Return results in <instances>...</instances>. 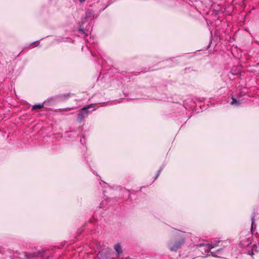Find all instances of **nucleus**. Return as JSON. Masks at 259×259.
Segmentation results:
<instances>
[{
  "label": "nucleus",
  "instance_id": "obj_5",
  "mask_svg": "<svg viewBox=\"0 0 259 259\" xmlns=\"http://www.w3.org/2000/svg\"><path fill=\"white\" fill-rule=\"evenodd\" d=\"M114 249L117 252L118 255L120 256L122 253V250L121 249V245L119 243H117L115 244L114 246Z\"/></svg>",
  "mask_w": 259,
  "mask_h": 259
},
{
  "label": "nucleus",
  "instance_id": "obj_12",
  "mask_svg": "<svg viewBox=\"0 0 259 259\" xmlns=\"http://www.w3.org/2000/svg\"><path fill=\"white\" fill-rule=\"evenodd\" d=\"M76 109V107H71V108H67L64 109V110L65 111H67V110H72V109Z\"/></svg>",
  "mask_w": 259,
  "mask_h": 259
},
{
  "label": "nucleus",
  "instance_id": "obj_9",
  "mask_svg": "<svg viewBox=\"0 0 259 259\" xmlns=\"http://www.w3.org/2000/svg\"><path fill=\"white\" fill-rule=\"evenodd\" d=\"M232 102L231 103V104L232 105H236V106H239L240 103L237 101L236 100L235 98H232Z\"/></svg>",
  "mask_w": 259,
  "mask_h": 259
},
{
  "label": "nucleus",
  "instance_id": "obj_10",
  "mask_svg": "<svg viewBox=\"0 0 259 259\" xmlns=\"http://www.w3.org/2000/svg\"><path fill=\"white\" fill-rule=\"evenodd\" d=\"M254 215H253L251 217V230L252 229V226H253V224H254Z\"/></svg>",
  "mask_w": 259,
  "mask_h": 259
},
{
  "label": "nucleus",
  "instance_id": "obj_8",
  "mask_svg": "<svg viewBox=\"0 0 259 259\" xmlns=\"http://www.w3.org/2000/svg\"><path fill=\"white\" fill-rule=\"evenodd\" d=\"M43 107H44L43 104H35L33 106L32 109L33 110L39 109H41Z\"/></svg>",
  "mask_w": 259,
  "mask_h": 259
},
{
  "label": "nucleus",
  "instance_id": "obj_11",
  "mask_svg": "<svg viewBox=\"0 0 259 259\" xmlns=\"http://www.w3.org/2000/svg\"><path fill=\"white\" fill-rule=\"evenodd\" d=\"M161 170H162V167H161V168L159 169V170L158 171V173H157V175H156V177H155V179H156L158 178V177L159 176V174H160V172H161Z\"/></svg>",
  "mask_w": 259,
  "mask_h": 259
},
{
  "label": "nucleus",
  "instance_id": "obj_16",
  "mask_svg": "<svg viewBox=\"0 0 259 259\" xmlns=\"http://www.w3.org/2000/svg\"><path fill=\"white\" fill-rule=\"evenodd\" d=\"M85 1V0H79V1H80V2H84Z\"/></svg>",
  "mask_w": 259,
  "mask_h": 259
},
{
  "label": "nucleus",
  "instance_id": "obj_14",
  "mask_svg": "<svg viewBox=\"0 0 259 259\" xmlns=\"http://www.w3.org/2000/svg\"><path fill=\"white\" fill-rule=\"evenodd\" d=\"M64 96L66 98H68V97L69 96V95H68V94H67V95H64Z\"/></svg>",
  "mask_w": 259,
  "mask_h": 259
},
{
  "label": "nucleus",
  "instance_id": "obj_2",
  "mask_svg": "<svg viewBox=\"0 0 259 259\" xmlns=\"http://www.w3.org/2000/svg\"><path fill=\"white\" fill-rule=\"evenodd\" d=\"M94 104H90L89 105H87V106H85L81 108L79 111V113L77 115V120L81 122H82L84 118H85V116L88 114L89 113L88 109L93 107Z\"/></svg>",
  "mask_w": 259,
  "mask_h": 259
},
{
  "label": "nucleus",
  "instance_id": "obj_13",
  "mask_svg": "<svg viewBox=\"0 0 259 259\" xmlns=\"http://www.w3.org/2000/svg\"><path fill=\"white\" fill-rule=\"evenodd\" d=\"M250 252H251V253H249V254H250V255H252L253 254V250H251L250 251Z\"/></svg>",
  "mask_w": 259,
  "mask_h": 259
},
{
  "label": "nucleus",
  "instance_id": "obj_4",
  "mask_svg": "<svg viewBox=\"0 0 259 259\" xmlns=\"http://www.w3.org/2000/svg\"><path fill=\"white\" fill-rule=\"evenodd\" d=\"M223 250L222 248H220L218 249L216 252H211V254L213 256L223 257L224 255V254L222 253Z\"/></svg>",
  "mask_w": 259,
  "mask_h": 259
},
{
  "label": "nucleus",
  "instance_id": "obj_6",
  "mask_svg": "<svg viewBox=\"0 0 259 259\" xmlns=\"http://www.w3.org/2000/svg\"><path fill=\"white\" fill-rule=\"evenodd\" d=\"M24 254L26 259H31L35 256H38V253L36 252L33 253H28L25 252Z\"/></svg>",
  "mask_w": 259,
  "mask_h": 259
},
{
  "label": "nucleus",
  "instance_id": "obj_3",
  "mask_svg": "<svg viewBox=\"0 0 259 259\" xmlns=\"http://www.w3.org/2000/svg\"><path fill=\"white\" fill-rule=\"evenodd\" d=\"M220 243V241H217L211 244H208L205 246V248L204 249L206 252H209L211 249L219 246V244Z\"/></svg>",
  "mask_w": 259,
  "mask_h": 259
},
{
  "label": "nucleus",
  "instance_id": "obj_7",
  "mask_svg": "<svg viewBox=\"0 0 259 259\" xmlns=\"http://www.w3.org/2000/svg\"><path fill=\"white\" fill-rule=\"evenodd\" d=\"M97 259H110V257L105 254L100 253L98 254Z\"/></svg>",
  "mask_w": 259,
  "mask_h": 259
},
{
  "label": "nucleus",
  "instance_id": "obj_15",
  "mask_svg": "<svg viewBox=\"0 0 259 259\" xmlns=\"http://www.w3.org/2000/svg\"><path fill=\"white\" fill-rule=\"evenodd\" d=\"M79 31H81L82 32L84 33V31L83 29H80Z\"/></svg>",
  "mask_w": 259,
  "mask_h": 259
},
{
  "label": "nucleus",
  "instance_id": "obj_1",
  "mask_svg": "<svg viewBox=\"0 0 259 259\" xmlns=\"http://www.w3.org/2000/svg\"><path fill=\"white\" fill-rule=\"evenodd\" d=\"M174 237L169 241L168 246L172 251H176L185 243V233L180 230L174 229Z\"/></svg>",
  "mask_w": 259,
  "mask_h": 259
}]
</instances>
